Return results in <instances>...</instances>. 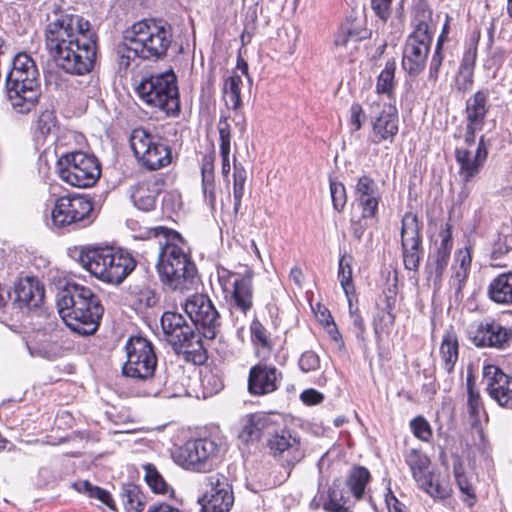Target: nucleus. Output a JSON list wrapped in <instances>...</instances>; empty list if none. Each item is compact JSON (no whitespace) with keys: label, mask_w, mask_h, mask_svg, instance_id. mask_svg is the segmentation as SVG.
<instances>
[{"label":"nucleus","mask_w":512,"mask_h":512,"mask_svg":"<svg viewBox=\"0 0 512 512\" xmlns=\"http://www.w3.org/2000/svg\"><path fill=\"white\" fill-rule=\"evenodd\" d=\"M45 47L56 65L66 73L85 75L92 71L98 36L90 22L57 5L46 15Z\"/></svg>","instance_id":"obj_1"},{"label":"nucleus","mask_w":512,"mask_h":512,"mask_svg":"<svg viewBox=\"0 0 512 512\" xmlns=\"http://www.w3.org/2000/svg\"><path fill=\"white\" fill-rule=\"evenodd\" d=\"M159 238L156 268L163 285L174 291H187L197 282V268L181 235L159 226L153 229Z\"/></svg>","instance_id":"obj_2"},{"label":"nucleus","mask_w":512,"mask_h":512,"mask_svg":"<svg viewBox=\"0 0 512 512\" xmlns=\"http://www.w3.org/2000/svg\"><path fill=\"white\" fill-rule=\"evenodd\" d=\"M58 313L64 323L79 335L96 332L104 313L97 294L86 286L68 283L57 295Z\"/></svg>","instance_id":"obj_3"},{"label":"nucleus","mask_w":512,"mask_h":512,"mask_svg":"<svg viewBox=\"0 0 512 512\" xmlns=\"http://www.w3.org/2000/svg\"><path fill=\"white\" fill-rule=\"evenodd\" d=\"M79 262L91 275L110 284L122 283L136 267V260L130 253L112 247L82 250Z\"/></svg>","instance_id":"obj_4"},{"label":"nucleus","mask_w":512,"mask_h":512,"mask_svg":"<svg viewBox=\"0 0 512 512\" xmlns=\"http://www.w3.org/2000/svg\"><path fill=\"white\" fill-rule=\"evenodd\" d=\"M139 98L148 106L175 117L180 112L177 77L173 71L144 77L136 87Z\"/></svg>","instance_id":"obj_5"},{"label":"nucleus","mask_w":512,"mask_h":512,"mask_svg":"<svg viewBox=\"0 0 512 512\" xmlns=\"http://www.w3.org/2000/svg\"><path fill=\"white\" fill-rule=\"evenodd\" d=\"M127 31L143 60L164 58L173 41L172 27L163 21L142 20Z\"/></svg>","instance_id":"obj_6"},{"label":"nucleus","mask_w":512,"mask_h":512,"mask_svg":"<svg viewBox=\"0 0 512 512\" xmlns=\"http://www.w3.org/2000/svg\"><path fill=\"white\" fill-rule=\"evenodd\" d=\"M129 142L138 163L147 170H159L170 165L173 160L168 141L147 129H133Z\"/></svg>","instance_id":"obj_7"},{"label":"nucleus","mask_w":512,"mask_h":512,"mask_svg":"<svg viewBox=\"0 0 512 512\" xmlns=\"http://www.w3.org/2000/svg\"><path fill=\"white\" fill-rule=\"evenodd\" d=\"M161 327L167 342L178 354L186 355L193 361L203 357V343L200 333L190 325L184 316L177 312L166 311L161 317Z\"/></svg>","instance_id":"obj_8"},{"label":"nucleus","mask_w":512,"mask_h":512,"mask_svg":"<svg viewBox=\"0 0 512 512\" xmlns=\"http://www.w3.org/2000/svg\"><path fill=\"white\" fill-rule=\"evenodd\" d=\"M59 177L71 186L92 187L101 175L99 160L92 154L74 151L62 156L57 163Z\"/></svg>","instance_id":"obj_9"},{"label":"nucleus","mask_w":512,"mask_h":512,"mask_svg":"<svg viewBox=\"0 0 512 512\" xmlns=\"http://www.w3.org/2000/svg\"><path fill=\"white\" fill-rule=\"evenodd\" d=\"M127 361L122 372L125 376L148 380L154 375L157 367V357L152 344L141 336H132L126 345Z\"/></svg>","instance_id":"obj_10"},{"label":"nucleus","mask_w":512,"mask_h":512,"mask_svg":"<svg viewBox=\"0 0 512 512\" xmlns=\"http://www.w3.org/2000/svg\"><path fill=\"white\" fill-rule=\"evenodd\" d=\"M38 68L28 69L21 76L7 75L6 90L12 107L21 114L30 112L41 95Z\"/></svg>","instance_id":"obj_11"},{"label":"nucleus","mask_w":512,"mask_h":512,"mask_svg":"<svg viewBox=\"0 0 512 512\" xmlns=\"http://www.w3.org/2000/svg\"><path fill=\"white\" fill-rule=\"evenodd\" d=\"M182 307L200 336L203 335L209 340L215 339L221 329V319L207 295L193 294L182 303Z\"/></svg>","instance_id":"obj_12"},{"label":"nucleus","mask_w":512,"mask_h":512,"mask_svg":"<svg viewBox=\"0 0 512 512\" xmlns=\"http://www.w3.org/2000/svg\"><path fill=\"white\" fill-rule=\"evenodd\" d=\"M369 115L372 123L371 142L380 144L392 142L398 133V111L393 103L368 99Z\"/></svg>","instance_id":"obj_13"},{"label":"nucleus","mask_w":512,"mask_h":512,"mask_svg":"<svg viewBox=\"0 0 512 512\" xmlns=\"http://www.w3.org/2000/svg\"><path fill=\"white\" fill-rule=\"evenodd\" d=\"M93 204L83 196H66L56 200L51 212L54 226L66 227L78 223H89Z\"/></svg>","instance_id":"obj_14"},{"label":"nucleus","mask_w":512,"mask_h":512,"mask_svg":"<svg viewBox=\"0 0 512 512\" xmlns=\"http://www.w3.org/2000/svg\"><path fill=\"white\" fill-rule=\"evenodd\" d=\"M422 226L417 215L407 212L402 218L401 226V250L404 267L410 271H418L423 253Z\"/></svg>","instance_id":"obj_15"},{"label":"nucleus","mask_w":512,"mask_h":512,"mask_svg":"<svg viewBox=\"0 0 512 512\" xmlns=\"http://www.w3.org/2000/svg\"><path fill=\"white\" fill-rule=\"evenodd\" d=\"M218 450L219 446L214 440L207 438L190 440L179 449L177 460L186 469L205 471Z\"/></svg>","instance_id":"obj_16"},{"label":"nucleus","mask_w":512,"mask_h":512,"mask_svg":"<svg viewBox=\"0 0 512 512\" xmlns=\"http://www.w3.org/2000/svg\"><path fill=\"white\" fill-rule=\"evenodd\" d=\"M468 337L479 348L506 349L512 339V329L495 321H482L471 326Z\"/></svg>","instance_id":"obj_17"},{"label":"nucleus","mask_w":512,"mask_h":512,"mask_svg":"<svg viewBox=\"0 0 512 512\" xmlns=\"http://www.w3.org/2000/svg\"><path fill=\"white\" fill-rule=\"evenodd\" d=\"M483 381L488 395L501 407L512 410V377L499 367L487 364L483 367Z\"/></svg>","instance_id":"obj_18"},{"label":"nucleus","mask_w":512,"mask_h":512,"mask_svg":"<svg viewBox=\"0 0 512 512\" xmlns=\"http://www.w3.org/2000/svg\"><path fill=\"white\" fill-rule=\"evenodd\" d=\"M432 36L410 34L407 37L402 57V66L410 75L419 74L425 67Z\"/></svg>","instance_id":"obj_19"},{"label":"nucleus","mask_w":512,"mask_h":512,"mask_svg":"<svg viewBox=\"0 0 512 512\" xmlns=\"http://www.w3.org/2000/svg\"><path fill=\"white\" fill-rule=\"evenodd\" d=\"M355 200L361 208L362 218L374 219L377 217L381 192L373 178L363 175L357 180Z\"/></svg>","instance_id":"obj_20"},{"label":"nucleus","mask_w":512,"mask_h":512,"mask_svg":"<svg viewBox=\"0 0 512 512\" xmlns=\"http://www.w3.org/2000/svg\"><path fill=\"white\" fill-rule=\"evenodd\" d=\"M456 161L460 166L459 174L464 182H469L483 166L487 152L483 144V136L475 149L456 148Z\"/></svg>","instance_id":"obj_21"},{"label":"nucleus","mask_w":512,"mask_h":512,"mask_svg":"<svg viewBox=\"0 0 512 512\" xmlns=\"http://www.w3.org/2000/svg\"><path fill=\"white\" fill-rule=\"evenodd\" d=\"M451 224L445 223L441 227L439 236L441 238L439 243H436V250L429 256L428 269L431 274H434L436 279H440L446 269L450 254L453 247Z\"/></svg>","instance_id":"obj_22"},{"label":"nucleus","mask_w":512,"mask_h":512,"mask_svg":"<svg viewBox=\"0 0 512 512\" xmlns=\"http://www.w3.org/2000/svg\"><path fill=\"white\" fill-rule=\"evenodd\" d=\"M278 373L273 366L256 365L250 369L248 390L254 395H264L277 389Z\"/></svg>","instance_id":"obj_23"},{"label":"nucleus","mask_w":512,"mask_h":512,"mask_svg":"<svg viewBox=\"0 0 512 512\" xmlns=\"http://www.w3.org/2000/svg\"><path fill=\"white\" fill-rule=\"evenodd\" d=\"M16 302L20 308L31 310L38 308L44 300V287L37 278L26 277L19 280L15 287Z\"/></svg>","instance_id":"obj_24"},{"label":"nucleus","mask_w":512,"mask_h":512,"mask_svg":"<svg viewBox=\"0 0 512 512\" xmlns=\"http://www.w3.org/2000/svg\"><path fill=\"white\" fill-rule=\"evenodd\" d=\"M353 498L351 491L346 489L344 482L334 481L320 500L323 509L327 512H352Z\"/></svg>","instance_id":"obj_25"},{"label":"nucleus","mask_w":512,"mask_h":512,"mask_svg":"<svg viewBox=\"0 0 512 512\" xmlns=\"http://www.w3.org/2000/svg\"><path fill=\"white\" fill-rule=\"evenodd\" d=\"M268 445L275 456H282L288 464L298 462L303 456L299 440L287 430L275 433L269 439Z\"/></svg>","instance_id":"obj_26"},{"label":"nucleus","mask_w":512,"mask_h":512,"mask_svg":"<svg viewBox=\"0 0 512 512\" xmlns=\"http://www.w3.org/2000/svg\"><path fill=\"white\" fill-rule=\"evenodd\" d=\"M159 187L156 182L145 181L137 183L131 192L134 206L141 211H151L155 208Z\"/></svg>","instance_id":"obj_27"},{"label":"nucleus","mask_w":512,"mask_h":512,"mask_svg":"<svg viewBox=\"0 0 512 512\" xmlns=\"http://www.w3.org/2000/svg\"><path fill=\"white\" fill-rule=\"evenodd\" d=\"M232 309L246 314L253 307V288L250 276L236 279L233 284Z\"/></svg>","instance_id":"obj_28"},{"label":"nucleus","mask_w":512,"mask_h":512,"mask_svg":"<svg viewBox=\"0 0 512 512\" xmlns=\"http://www.w3.org/2000/svg\"><path fill=\"white\" fill-rule=\"evenodd\" d=\"M395 70V60H388L384 69L381 71L377 78L376 96H371L368 99H378L379 101L384 102L383 96H385L388 99V102L392 103L395 98Z\"/></svg>","instance_id":"obj_29"},{"label":"nucleus","mask_w":512,"mask_h":512,"mask_svg":"<svg viewBox=\"0 0 512 512\" xmlns=\"http://www.w3.org/2000/svg\"><path fill=\"white\" fill-rule=\"evenodd\" d=\"M488 96L483 91H477L466 102L467 124L472 127H481L485 123Z\"/></svg>","instance_id":"obj_30"},{"label":"nucleus","mask_w":512,"mask_h":512,"mask_svg":"<svg viewBox=\"0 0 512 512\" xmlns=\"http://www.w3.org/2000/svg\"><path fill=\"white\" fill-rule=\"evenodd\" d=\"M488 295L498 304H512V272L502 273L493 279L488 287Z\"/></svg>","instance_id":"obj_31"},{"label":"nucleus","mask_w":512,"mask_h":512,"mask_svg":"<svg viewBox=\"0 0 512 512\" xmlns=\"http://www.w3.org/2000/svg\"><path fill=\"white\" fill-rule=\"evenodd\" d=\"M417 483L421 489L434 499H445L450 496V484L440 474L428 472Z\"/></svg>","instance_id":"obj_32"},{"label":"nucleus","mask_w":512,"mask_h":512,"mask_svg":"<svg viewBox=\"0 0 512 512\" xmlns=\"http://www.w3.org/2000/svg\"><path fill=\"white\" fill-rule=\"evenodd\" d=\"M458 338L453 330H448L443 336L440 346V355L443 362V368L447 373H451L458 360Z\"/></svg>","instance_id":"obj_33"},{"label":"nucleus","mask_w":512,"mask_h":512,"mask_svg":"<svg viewBox=\"0 0 512 512\" xmlns=\"http://www.w3.org/2000/svg\"><path fill=\"white\" fill-rule=\"evenodd\" d=\"M267 425V419L260 414H253L247 416L245 424L239 433V438L248 443L260 439L264 429Z\"/></svg>","instance_id":"obj_34"},{"label":"nucleus","mask_w":512,"mask_h":512,"mask_svg":"<svg viewBox=\"0 0 512 512\" xmlns=\"http://www.w3.org/2000/svg\"><path fill=\"white\" fill-rule=\"evenodd\" d=\"M453 472L459 490L466 496V498L463 499L464 502H466L469 507H472L476 501L474 487L471 478L466 474L459 458L453 463Z\"/></svg>","instance_id":"obj_35"},{"label":"nucleus","mask_w":512,"mask_h":512,"mask_svg":"<svg viewBox=\"0 0 512 512\" xmlns=\"http://www.w3.org/2000/svg\"><path fill=\"white\" fill-rule=\"evenodd\" d=\"M121 500L126 512H141L145 505V496L139 486L128 483L123 485Z\"/></svg>","instance_id":"obj_36"},{"label":"nucleus","mask_w":512,"mask_h":512,"mask_svg":"<svg viewBox=\"0 0 512 512\" xmlns=\"http://www.w3.org/2000/svg\"><path fill=\"white\" fill-rule=\"evenodd\" d=\"M369 479V471L365 467L359 466L352 470L344 485L347 490L351 491V495L354 499L359 500L364 494Z\"/></svg>","instance_id":"obj_37"},{"label":"nucleus","mask_w":512,"mask_h":512,"mask_svg":"<svg viewBox=\"0 0 512 512\" xmlns=\"http://www.w3.org/2000/svg\"><path fill=\"white\" fill-rule=\"evenodd\" d=\"M242 79L239 75L228 77L223 87V97L228 108L238 110L242 106L241 101Z\"/></svg>","instance_id":"obj_38"},{"label":"nucleus","mask_w":512,"mask_h":512,"mask_svg":"<svg viewBox=\"0 0 512 512\" xmlns=\"http://www.w3.org/2000/svg\"><path fill=\"white\" fill-rule=\"evenodd\" d=\"M201 505V512H228L233 503V494H227L224 491V496H213L212 494L203 495L199 499Z\"/></svg>","instance_id":"obj_39"},{"label":"nucleus","mask_w":512,"mask_h":512,"mask_svg":"<svg viewBox=\"0 0 512 512\" xmlns=\"http://www.w3.org/2000/svg\"><path fill=\"white\" fill-rule=\"evenodd\" d=\"M73 487L78 492L86 494L90 498L98 499L110 509H115V504L110 493L105 489L92 485L88 480L76 481L73 483Z\"/></svg>","instance_id":"obj_40"},{"label":"nucleus","mask_w":512,"mask_h":512,"mask_svg":"<svg viewBox=\"0 0 512 512\" xmlns=\"http://www.w3.org/2000/svg\"><path fill=\"white\" fill-rule=\"evenodd\" d=\"M204 486V495L212 494L213 496H224V491H226L227 494H233L228 477L222 473H212L205 476Z\"/></svg>","instance_id":"obj_41"},{"label":"nucleus","mask_w":512,"mask_h":512,"mask_svg":"<svg viewBox=\"0 0 512 512\" xmlns=\"http://www.w3.org/2000/svg\"><path fill=\"white\" fill-rule=\"evenodd\" d=\"M432 10L424 4L417 6L412 20L414 30L411 34L419 36H432L430 27L432 24Z\"/></svg>","instance_id":"obj_42"},{"label":"nucleus","mask_w":512,"mask_h":512,"mask_svg":"<svg viewBox=\"0 0 512 512\" xmlns=\"http://www.w3.org/2000/svg\"><path fill=\"white\" fill-rule=\"evenodd\" d=\"M405 462L409 466L416 482L429 472L430 460L418 450H410L405 456Z\"/></svg>","instance_id":"obj_43"},{"label":"nucleus","mask_w":512,"mask_h":512,"mask_svg":"<svg viewBox=\"0 0 512 512\" xmlns=\"http://www.w3.org/2000/svg\"><path fill=\"white\" fill-rule=\"evenodd\" d=\"M135 46L132 43V36L126 31L124 35V42L117 46L118 54V65L120 69H127L132 61L136 58H140V52L135 50Z\"/></svg>","instance_id":"obj_44"},{"label":"nucleus","mask_w":512,"mask_h":512,"mask_svg":"<svg viewBox=\"0 0 512 512\" xmlns=\"http://www.w3.org/2000/svg\"><path fill=\"white\" fill-rule=\"evenodd\" d=\"M247 179V172L241 164L236 163L234 158L233 173V197H234V213L237 214L241 207V200L244 195V187Z\"/></svg>","instance_id":"obj_45"},{"label":"nucleus","mask_w":512,"mask_h":512,"mask_svg":"<svg viewBox=\"0 0 512 512\" xmlns=\"http://www.w3.org/2000/svg\"><path fill=\"white\" fill-rule=\"evenodd\" d=\"M395 300L387 297L386 306L379 312L377 318L374 319L375 333L388 332L395 323V315L392 313Z\"/></svg>","instance_id":"obj_46"},{"label":"nucleus","mask_w":512,"mask_h":512,"mask_svg":"<svg viewBox=\"0 0 512 512\" xmlns=\"http://www.w3.org/2000/svg\"><path fill=\"white\" fill-rule=\"evenodd\" d=\"M467 392L468 413L474 419V421H478L484 408L479 392L475 391L474 389V381L471 376L467 377Z\"/></svg>","instance_id":"obj_47"},{"label":"nucleus","mask_w":512,"mask_h":512,"mask_svg":"<svg viewBox=\"0 0 512 512\" xmlns=\"http://www.w3.org/2000/svg\"><path fill=\"white\" fill-rule=\"evenodd\" d=\"M143 469L145 472L144 479L151 490L154 493L165 494L167 492L168 485L156 467L152 464H145L143 465Z\"/></svg>","instance_id":"obj_48"},{"label":"nucleus","mask_w":512,"mask_h":512,"mask_svg":"<svg viewBox=\"0 0 512 512\" xmlns=\"http://www.w3.org/2000/svg\"><path fill=\"white\" fill-rule=\"evenodd\" d=\"M343 26L354 43L368 39L371 36V30L366 27L363 19L348 18Z\"/></svg>","instance_id":"obj_49"},{"label":"nucleus","mask_w":512,"mask_h":512,"mask_svg":"<svg viewBox=\"0 0 512 512\" xmlns=\"http://www.w3.org/2000/svg\"><path fill=\"white\" fill-rule=\"evenodd\" d=\"M338 279L344 292L348 295L350 291L354 289L352 281L351 256L343 255L339 259Z\"/></svg>","instance_id":"obj_50"},{"label":"nucleus","mask_w":512,"mask_h":512,"mask_svg":"<svg viewBox=\"0 0 512 512\" xmlns=\"http://www.w3.org/2000/svg\"><path fill=\"white\" fill-rule=\"evenodd\" d=\"M56 123L57 120L54 111L45 109L37 117L34 128L42 137H46L55 128Z\"/></svg>","instance_id":"obj_51"},{"label":"nucleus","mask_w":512,"mask_h":512,"mask_svg":"<svg viewBox=\"0 0 512 512\" xmlns=\"http://www.w3.org/2000/svg\"><path fill=\"white\" fill-rule=\"evenodd\" d=\"M31 68H37L35 61L29 54L21 52L13 58L12 68L7 75H15L18 78Z\"/></svg>","instance_id":"obj_52"},{"label":"nucleus","mask_w":512,"mask_h":512,"mask_svg":"<svg viewBox=\"0 0 512 512\" xmlns=\"http://www.w3.org/2000/svg\"><path fill=\"white\" fill-rule=\"evenodd\" d=\"M219 139H220V155L230 156L231 149V129L226 117H221L218 123Z\"/></svg>","instance_id":"obj_53"},{"label":"nucleus","mask_w":512,"mask_h":512,"mask_svg":"<svg viewBox=\"0 0 512 512\" xmlns=\"http://www.w3.org/2000/svg\"><path fill=\"white\" fill-rule=\"evenodd\" d=\"M330 193L334 209L342 211L347 202L344 185L341 182L330 181Z\"/></svg>","instance_id":"obj_54"},{"label":"nucleus","mask_w":512,"mask_h":512,"mask_svg":"<svg viewBox=\"0 0 512 512\" xmlns=\"http://www.w3.org/2000/svg\"><path fill=\"white\" fill-rule=\"evenodd\" d=\"M411 429L415 437L422 441H429L432 437V429L428 421L418 416L410 422Z\"/></svg>","instance_id":"obj_55"},{"label":"nucleus","mask_w":512,"mask_h":512,"mask_svg":"<svg viewBox=\"0 0 512 512\" xmlns=\"http://www.w3.org/2000/svg\"><path fill=\"white\" fill-rule=\"evenodd\" d=\"M392 2L393 0H370L371 9L383 23L391 17Z\"/></svg>","instance_id":"obj_56"},{"label":"nucleus","mask_w":512,"mask_h":512,"mask_svg":"<svg viewBox=\"0 0 512 512\" xmlns=\"http://www.w3.org/2000/svg\"><path fill=\"white\" fill-rule=\"evenodd\" d=\"M252 341L262 346L263 348H270V342L267 336L266 329L257 319L253 320L250 325Z\"/></svg>","instance_id":"obj_57"},{"label":"nucleus","mask_w":512,"mask_h":512,"mask_svg":"<svg viewBox=\"0 0 512 512\" xmlns=\"http://www.w3.org/2000/svg\"><path fill=\"white\" fill-rule=\"evenodd\" d=\"M319 366L320 359L313 351L304 352L299 359V367L303 372L315 371Z\"/></svg>","instance_id":"obj_58"},{"label":"nucleus","mask_w":512,"mask_h":512,"mask_svg":"<svg viewBox=\"0 0 512 512\" xmlns=\"http://www.w3.org/2000/svg\"><path fill=\"white\" fill-rule=\"evenodd\" d=\"M442 37H439L435 52L431 58L429 67V79L436 81L438 79V73L442 65L443 56L441 54Z\"/></svg>","instance_id":"obj_59"},{"label":"nucleus","mask_w":512,"mask_h":512,"mask_svg":"<svg viewBox=\"0 0 512 512\" xmlns=\"http://www.w3.org/2000/svg\"><path fill=\"white\" fill-rule=\"evenodd\" d=\"M473 76L474 73L459 70L455 79L457 90L461 92L468 91L473 84Z\"/></svg>","instance_id":"obj_60"},{"label":"nucleus","mask_w":512,"mask_h":512,"mask_svg":"<svg viewBox=\"0 0 512 512\" xmlns=\"http://www.w3.org/2000/svg\"><path fill=\"white\" fill-rule=\"evenodd\" d=\"M202 189L205 200L211 209L215 208L216 205V191H215V181L214 180H205L202 181Z\"/></svg>","instance_id":"obj_61"},{"label":"nucleus","mask_w":512,"mask_h":512,"mask_svg":"<svg viewBox=\"0 0 512 512\" xmlns=\"http://www.w3.org/2000/svg\"><path fill=\"white\" fill-rule=\"evenodd\" d=\"M202 181L214 180V156L205 155L201 166Z\"/></svg>","instance_id":"obj_62"},{"label":"nucleus","mask_w":512,"mask_h":512,"mask_svg":"<svg viewBox=\"0 0 512 512\" xmlns=\"http://www.w3.org/2000/svg\"><path fill=\"white\" fill-rule=\"evenodd\" d=\"M364 118L361 105L358 103L352 104L350 107V121L355 130H359L362 127Z\"/></svg>","instance_id":"obj_63"},{"label":"nucleus","mask_w":512,"mask_h":512,"mask_svg":"<svg viewBox=\"0 0 512 512\" xmlns=\"http://www.w3.org/2000/svg\"><path fill=\"white\" fill-rule=\"evenodd\" d=\"M300 398L307 405H316L323 401L324 395L315 389H308L301 393Z\"/></svg>","instance_id":"obj_64"}]
</instances>
